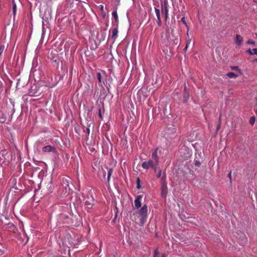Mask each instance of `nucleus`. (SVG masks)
<instances>
[{"mask_svg":"<svg viewBox=\"0 0 257 257\" xmlns=\"http://www.w3.org/2000/svg\"><path fill=\"white\" fill-rule=\"evenodd\" d=\"M102 73H103L104 74H105V71H102Z\"/></svg>","mask_w":257,"mask_h":257,"instance_id":"nucleus-43","label":"nucleus"},{"mask_svg":"<svg viewBox=\"0 0 257 257\" xmlns=\"http://www.w3.org/2000/svg\"><path fill=\"white\" fill-rule=\"evenodd\" d=\"M155 11L157 19L161 18L160 10L157 8H155Z\"/></svg>","mask_w":257,"mask_h":257,"instance_id":"nucleus-19","label":"nucleus"},{"mask_svg":"<svg viewBox=\"0 0 257 257\" xmlns=\"http://www.w3.org/2000/svg\"><path fill=\"white\" fill-rule=\"evenodd\" d=\"M86 132L87 133L88 136L89 135L90 133V130L89 128H86Z\"/></svg>","mask_w":257,"mask_h":257,"instance_id":"nucleus-34","label":"nucleus"},{"mask_svg":"<svg viewBox=\"0 0 257 257\" xmlns=\"http://www.w3.org/2000/svg\"><path fill=\"white\" fill-rule=\"evenodd\" d=\"M247 44H254V43H255V42L251 40H248L247 41Z\"/></svg>","mask_w":257,"mask_h":257,"instance_id":"nucleus-28","label":"nucleus"},{"mask_svg":"<svg viewBox=\"0 0 257 257\" xmlns=\"http://www.w3.org/2000/svg\"><path fill=\"white\" fill-rule=\"evenodd\" d=\"M220 128V124H218L217 126V130H219Z\"/></svg>","mask_w":257,"mask_h":257,"instance_id":"nucleus-36","label":"nucleus"},{"mask_svg":"<svg viewBox=\"0 0 257 257\" xmlns=\"http://www.w3.org/2000/svg\"><path fill=\"white\" fill-rule=\"evenodd\" d=\"M231 69L232 70H237L239 72H240V70L239 69L238 66H231Z\"/></svg>","mask_w":257,"mask_h":257,"instance_id":"nucleus-24","label":"nucleus"},{"mask_svg":"<svg viewBox=\"0 0 257 257\" xmlns=\"http://www.w3.org/2000/svg\"><path fill=\"white\" fill-rule=\"evenodd\" d=\"M188 46H187V45H186L185 47V48H184V49H183V51H184V52H186V51H187V48H188Z\"/></svg>","mask_w":257,"mask_h":257,"instance_id":"nucleus-33","label":"nucleus"},{"mask_svg":"<svg viewBox=\"0 0 257 257\" xmlns=\"http://www.w3.org/2000/svg\"><path fill=\"white\" fill-rule=\"evenodd\" d=\"M194 165L196 167H199L201 165L200 162L198 160L194 161Z\"/></svg>","mask_w":257,"mask_h":257,"instance_id":"nucleus-25","label":"nucleus"},{"mask_svg":"<svg viewBox=\"0 0 257 257\" xmlns=\"http://www.w3.org/2000/svg\"><path fill=\"white\" fill-rule=\"evenodd\" d=\"M94 204V200L91 195L87 196L85 198V206L87 208H91Z\"/></svg>","mask_w":257,"mask_h":257,"instance_id":"nucleus-5","label":"nucleus"},{"mask_svg":"<svg viewBox=\"0 0 257 257\" xmlns=\"http://www.w3.org/2000/svg\"><path fill=\"white\" fill-rule=\"evenodd\" d=\"M162 14L164 15L165 20L166 22L169 18L168 4L167 1H164L161 7Z\"/></svg>","mask_w":257,"mask_h":257,"instance_id":"nucleus-3","label":"nucleus"},{"mask_svg":"<svg viewBox=\"0 0 257 257\" xmlns=\"http://www.w3.org/2000/svg\"><path fill=\"white\" fill-rule=\"evenodd\" d=\"M98 115H99V117L100 118H102V113H101V108H100L99 110Z\"/></svg>","mask_w":257,"mask_h":257,"instance_id":"nucleus-29","label":"nucleus"},{"mask_svg":"<svg viewBox=\"0 0 257 257\" xmlns=\"http://www.w3.org/2000/svg\"><path fill=\"white\" fill-rule=\"evenodd\" d=\"M256 114H257V110L256 111Z\"/></svg>","mask_w":257,"mask_h":257,"instance_id":"nucleus-45","label":"nucleus"},{"mask_svg":"<svg viewBox=\"0 0 257 257\" xmlns=\"http://www.w3.org/2000/svg\"><path fill=\"white\" fill-rule=\"evenodd\" d=\"M226 75L229 77V78H236V77H237L238 75L236 74H235L233 72H228L226 74Z\"/></svg>","mask_w":257,"mask_h":257,"instance_id":"nucleus-16","label":"nucleus"},{"mask_svg":"<svg viewBox=\"0 0 257 257\" xmlns=\"http://www.w3.org/2000/svg\"><path fill=\"white\" fill-rule=\"evenodd\" d=\"M102 171H103V176L104 178H105V175H106V172L103 169H102Z\"/></svg>","mask_w":257,"mask_h":257,"instance_id":"nucleus-32","label":"nucleus"},{"mask_svg":"<svg viewBox=\"0 0 257 257\" xmlns=\"http://www.w3.org/2000/svg\"><path fill=\"white\" fill-rule=\"evenodd\" d=\"M187 35H189V27H188V28H187Z\"/></svg>","mask_w":257,"mask_h":257,"instance_id":"nucleus-37","label":"nucleus"},{"mask_svg":"<svg viewBox=\"0 0 257 257\" xmlns=\"http://www.w3.org/2000/svg\"><path fill=\"white\" fill-rule=\"evenodd\" d=\"M100 6H101V10H103V6L101 5Z\"/></svg>","mask_w":257,"mask_h":257,"instance_id":"nucleus-42","label":"nucleus"},{"mask_svg":"<svg viewBox=\"0 0 257 257\" xmlns=\"http://www.w3.org/2000/svg\"><path fill=\"white\" fill-rule=\"evenodd\" d=\"M191 42V38H189L187 41V43H186V45H187V46H188Z\"/></svg>","mask_w":257,"mask_h":257,"instance_id":"nucleus-30","label":"nucleus"},{"mask_svg":"<svg viewBox=\"0 0 257 257\" xmlns=\"http://www.w3.org/2000/svg\"><path fill=\"white\" fill-rule=\"evenodd\" d=\"M140 218V225L143 226L148 218V206L144 204L143 207L137 211Z\"/></svg>","mask_w":257,"mask_h":257,"instance_id":"nucleus-1","label":"nucleus"},{"mask_svg":"<svg viewBox=\"0 0 257 257\" xmlns=\"http://www.w3.org/2000/svg\"><path fill=\"white\" fill-rule=\"evenodd\" d=\"M247 52L250 55H257V48H253L252 49H248L247 50Z\"/></svg>","mask_w":257,"mask_h":257,"instance_id":"nucleus-14","label":"nucleus"},{"mask_svg":"<svg viewBox=\"0 0 257 257\" xmlns=\"http://www.w3.org/2000/svg\"><path fill=\"white\" fill-rule=\"evenodd\" d=\"M157 177L161 179L162 182H165L166 179V173L164 172L163 176H162V171L160 169L157 168Z\"/></svg>","mask_w":257,"mask_h":257,"instance_id":"nucleus-7","label":"nucleus"},{"mask_svg":"<svg viewBox=\"0 0 257 257\" xmlns=\"http://www.w3.org/2000/svg\"><path fill=\"white\" fill-rule=\"evenodd\" d=\"M6 229L8 230L10 232H12L14 234L15 233V230L16 227L15 225L12 223H9L5 225Z\"/></svg>","mask_w":257,"mask_h":257,"instance_id":"nucleus-6","label":"nucleus"},{"mask_svg":"<svg viewBox=\"0 0 257 257\" xmlns=\"http://www.w3.org/2000/svg\"><path fill=\"white\" fill-rule=\"evenodd\" d=\"M255 122V117L254 116H252L250 118V119H249V123L251 125H253L254 124Z\"/></svg>","mask_w":257,"mask_h":257,"instance_id":"nucleus-20","label":"nucleus"},{"mask_svg":"<svg viewBox=\"0 0 257 257\" xmlns=\"http://www.w3.org/2000/svg\"><path fill=\"white\" fill-rule=\"evenodd\" d=\"M162 257H167V255L165 253H163L162 255Z\"/></svg>","mask_w":257,"mask_h":257,"instance_id":"nucleus-38","label":"nucleus"},{"mask_svg":"<svg viewBox=\"0 0 257 257\" xmlns=\"http://www.w3.org/2000/svg\"><path fill=\"white\" fill-rule=\"evenodd\" d=\"M97 78L99 81V85L100 86H102V83H104V82L102 81V78L101 76V74L100 72L97 73Z\"/></svg>","mask_w":257,"mask_h":257,"instance_id":"nucleus-13","label":"nucleus"},{"mask_svg":"<svg viewBox=\"0 0 257 257\" xmlns=\"http://www.w3.org/2000/svg\"><path fill=\"white\" fill-rule=\"evenodd\" d=\"M118 36V28L115 27L112 30L111 39L115 40Z\"/></svg>","mask_w":257,"mask_h":257,"instance_id":"nucleus-11","label":"nucleus"},{"mask_svg":"<svg viewBox=\"0 0 257 257\" xmlns=\"http://www.w3.org/2000/svg\"><path fill=\"white\" fill-rule=\"evenodd\" d=\"M140 183H141L140 179L139 178H137V188L140 189L141 188Z\"/></svg>","mask_w":257,"mask_h":257,"instance_id":"nucleus-21","label":"nucleus"},{"mask_svg":"<svg viewBox=\"0 0 257 257\" xmlns=\"http://www.w3.org/2000/svg\"><path fill=\"white\" fill-rule=\"evenodd\" d=\"M42 152L44 153H53L54 154H57L56 148L51 145H47L42 148Z\"/></svg>","mask_w":257,"mask_h":257,"instance_id":"nucleus-4","label":"nucleus"},{"mask_svg":"<svg viewBox=\"0 0 257 257\" xmlns=\"http://www.w3.org/2000/svg\"><path fill=\"white\" fill-rule=\"evenodd\" d=\"M157 23L159 26H161L162 25V21L161 18L157 19Z\"/></svg>","mask_w":257,"mask_h":257,"instance_id":"nucleus-27","label":"nucleus"},{"mask_svg":"<svg viewBox=\"0 0 257 257\" xmlns=\"http://www.w3.org/2000/svg\"><path fill=\"white\" fill-rule=\"evenodd\" d=\"M159 254V252L157 250V249H156L155 251V252H154V255H157L158 256Z\"/></svg>","mask_w":257,"mask_h":257,"instance_id":"nucleus-31","label":"nucleus"},{"mask_svg":"<svg viewBox=\"0 0 257 257\" xmlns=\"http://www.w3.org/2000/svg\"><path fill=\"white\" fill-rule=\"evenodd\" d=\"M15 178L13 179V180H12V183L14 184V182H15Z\"/></svg>","mask_w":257,"mask_h":257,"instance_id":"nucleus-39","label":"nucleus"},{"mask_svg":"<svg viewBox=\"0 0 257 257\" xmlns=\"http://www.w3.org/2000/svg\"><path fill=\"white\" fill-rule=\"evenodd\" d=\"M16 189V188L15 187H12L11 189H10V191L9 193V195H10V194H12L13 195V193L14 192H15V190Z\"/></svg>","mask_w":257,"mask_h":257,"instance_id":"nucleus-22","label":"nucleus"},{"mask_svg":"<svg viewBox=\"0 0 257 257\" xmlns=\"http://www.w3.org/2000/svg\"><path fill=\"white\" fill-rule=\"evenodd\" d=\"M113 169L112 168H109L108 169V173H107V182L109 183V182L110 179V177L111 176V174L113 172Z\"/></svg>","mask_w":257,"mask_h":257,"instance_id":"nucleus-15","label":"nucleus"},{"mask_svg":"<svg viewBox=\"0 0 257 257\" xmlns=\"http://www.w3.org/2000/svg\"><path fill=\"white\" fill-rule=\"evenodd\" d=\"M235 42L236 45L240 46L242 44V38L239 35H236Z\"/></svg>","mask_w":257,"mask_h":257,"instance_id":"nucleus-12","label":"nucleus"},{"mask_svg":"<svg viewBox=\"0 0 257 257\" xmlns=\"http://www.w3.org/2000/svg\"><path fill=\"white\" fill-rule=\"evenodd\" d=\"M158 148H156L154 152L152 154V160L155 162V163L159 164V157L158 155Z\"/></svg>","mask_w":257,"mask_h":257,"instance_id":"nucleus-9","label":"nucleus"},{"mask_svg":"<svg viewBox=\"0 0 257 257\" xmlns=\"http://www.w3.org/2000/svg\"><path fill=\"white\" fill-rule=\"evenodd\" d=\"M12 3L14 15V16H15V15L16 14V4L15 2V0H12ZM14 19H15V17H14Z\"/></svg>","mask_w":257,"mask_h":257,"instance_id":"nucleus-18","label":"nucleus"},{"mask_svg":"<svg viewBox=\"0 0 257 257\" xmlns=\"http://www.w3.org/2000/svg\"><path fill=\"white\" fill-rule=\"evenodd\" d=\"M112 17L114 18V19L115 20V21L116 23H118V16H117L116 10L112 12Z\"/></svg>","mask_w":257,"mask_h":257,"instance_id":"nucleus-17","label":"nucleus"},{"mask_svg":"<svg viewBox=\"0 0 257 257\" xmlns=\"http://www.w3.org/2000/svg\"><path fill=\"white\" fill-rule=\"evenodd\" d=\"M19 82H20V79L17 80V86L19 84Z\"/></svg>","mask_w":257,"mask_h":257,"instance_id":"nucleus-40","label":"nucleus"},{"mask_svg":"<svg viewBox=\"0 0 257 257\" xmlns=\"http://www.w3.org/2000/svg\"><path fill=\"white\" fill-rule=\"evenodd\" d=\"M62 185L63 187L65 189V192L66 193L67 192V190H69V180L67 179L66 178H63L62 179Z\"/></svg>","mask_w":257,"mask_h":257,"instance_id":"nucleus-10","label":"nucleus"},{"mask_svg":"<svg viewBox=\"0 0 257 257\" xmlns=\"http://www.w3.org/2000/svg\"><path fill=\"white\" fill-rule=\"evenodd\" d=\"M228 177H229V178L231 179V172H230L228 174Z\"/></svg>","mask_w":257,"mask_h":257,"instance_id":"nucleus-35","label":"nucleus"},{"mask_svg":"<svg viewBox=\"0 0 257 257\" xmlns=\"http://www.w3.org/2000/svg\"><path fill=\"white\" fill-rule=\"evenodd\" d=\"M162 189L164 191L165 189H167V185L165 183V182H162Z\"/></svg>","mask_w":257,"mask_h":257,"instance_id":"nucleus-26","label":"nucleus"},{"mask_svg":"<svg viewBox=\"0 0 257 257\" xmlns=\"http://www.w3.org/2000/svg\"><path fill=\"white\" fill-rule=\"evenodd\" d=\"M154 257H158L157 255H154Z\"/></svg>","mask_w":257,"mask_h":257,"instance_id":"nucleus-44","label":"nucleus"},{"mask_svg":"<svg viewBox=\"0 0 257 257\" xmlns=\"http://www.w3.org/2000/svg\"><path fill=\"white\" fill-rule=\"evenodd\" d=\"M158 164L155 163V162L153 160H150L148 161H146L143 163L142 166L145 169H148L149 168L151 167L153 168L155 172H157V166Z\"/></svg>","mask_w":257,"mask_h":257,"instance_id":"nucleus-2","label":"nucleus"},{"mask_svg":"<svg viewBox=\"0 0 257 257\" xmlns=\"http://www.w3.org/2000/svg\"><path fill=\"white\" fill-rule=\"evenodd\" d=\"M143 198V195H138L137 198L134 201L135 205L136 208L138 209L139 208L141 207V200Z\"/></svg>","mask_w":257,"mask_h":257,"instance_id":"nucleus-8","label":"nucleus"},{"mask_svg":"<svg viewBox=\"0 0 257 257\" xmlns=\"http://www.w3.org/2000/svg\"><path fill=\"white\" fill-rule=\"evenodd\" d=\"M181 21L183 23V24H184V25L186 27V28H188V26L185 21V17H182L181 19Z\"/></svg>","mask_w":257,"mask_h":257,"instance_id":"nucleus-23","label":"nucleus"},{"mask_svg":"<svg viewBox=\"0 0 257 257\" xmlns=\"http://www.w3.org/2000/svg\"><path fill=\"white\" fill-rule=\"evenodd\" d=\"M5 120V118H3V120H0V121L3 122H4Z\"/></svg>","mask_w":257,"mask_h":257,"instance_id":"nucleus-41","label":"nucleus"}]
</instances>
